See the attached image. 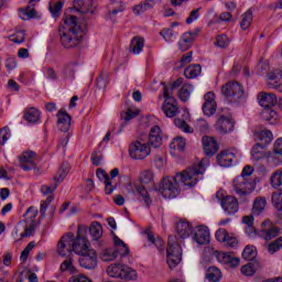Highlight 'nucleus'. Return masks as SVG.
I'll return each instance as SVG.
<instances>
[{
	"instance_id": "obj_1",
	"label": "nucleus",
	"mask_w": 282,
	"mask_h": 282,
	"mask_svg": "<svg viewBox=\"0 0 282 282\" xmlns=\"http://www.w3.org/2000/svg\"><path fill=\"white\" fill-rule=\"evenodd\" d=\"M208 164V159H203L197 165L191 166L174 177H164L159 186V192L165 199H174V197L180 195V182L184 186L193 188L202 180L199 175L206 173Z\"/></svg>"
},
{
	"instance_id": "obj_2",
	"label": "nucleus",
	"mask_w": 282,
	"mask_h": 282,
	"mask_svg": "<svg viewBox=\"0 0 282 282\" xmlns=\"http://www.w3.org/2000/svg\"><path fill=\"white\" fill-rule=\"evenodd\" d=\"M176 236H170L167 239V265L171 270L177 268L182 262V241L180 239H188L193 235V226L186 220H180L176 224Z\"/></svg>"
},
{
	"instance_id": "obj_3",
	"label": "nucleus",
	"mask_w": 282,
	"mask_h": 282,
	"mask_svg": "<svg viewBox=\"0 0 282 282\" xmlns=\"http://www.w3.org/2000/svg\"><path fill=\"white\" fill-rule=\"evenodd\" d=\"M85 31L75 15L64 18V23L59 28V41L65 50H74L83 43Z\"/></svg>"
},
{
	"instance_id": "obj_4",
	"label": "nucleus",
	"mask_w": 282,
	"mask_h": 282,
	"mask_svg": "<svg viewBox=\"0 0 282 282\" xmlns=\"http://www.w3.org/2000/svg\"><path fill=\"white\" fill-rule=\"evenodd\" d=\"M221 94L231 105H243L246 102V90L239 82H228L221 88Z\"/></svg>"
},
{
	"instance_id": "obj_5",
	"label": "nucleus",
	"mask_w": 282,
	"mask_h": 282,
	"mask_svg": "<svg viewBox=\"0 0 282 282\" xmlns=\"http://www.w3.org/2000/svg\"><path fill=\"white\" fill-rule=\"evenodd\" d=\"M106 272L112 279H124L126 281H135L138 279V272L126 264H110Z\"/></svg>"
},
{
	"instance_id": "obj_6",
	"label": "nucleus",
	"mask_w": 282,
	"mask_h": 282,
	"mask_svg": "<svg viewBox=\"0 0 282 282\" xmlns=\"http://www.w3.org/2000/svg\"><path fill=\"white\" fill-rule=\"evenodd\" d=\"M85 235H87V227L84 225H79L77 228V237L73 236L70 241V246L75 254H85V252L90 250L89 240Z\"/></svg>"
},
{
	"instance_id": "obj_7",
	"label": "nucleus",
	"mask_w": 282,
	"mask_h": 282,
	"mask_svg": "<svg viewBox=\"0 0 282 282\" xmlns=\"http://www.w3.org/2000/svg\"><path fill=\"white\" fill-rule=\"evenodd\" d=\"M232 186L237 195L246 196V195H250V193L254 191V181H252V178L237 176L234 180Z\"/></svg>"
},
{
	"instance_id": "obj_8",
	"label": "nucleus",
	"mask_w": 282,
	"mask_h": 282,
	"mask_svg": "<svg viewBox=\"0 0 282 282\" xmlns=\"http://www.w3.org/2000/svg\"><path fill=\"white\" fill-rule=\"evenodd\" d=\"M67 173H69V163H63L57 172V174L54 176V182L55 184H51V185H43L41 187V193H43V195H50V193H54V191H56V188H58V185L61 184V182H63V180H65V177H67Z\"/></svg>"
},
{
	"instance_id": "obj_9",
	"label": "nucleus",
	"mask_w": 282,
	"mask_h": 282,
	"mask_svg": "<svg viewBox=\"0 0 282 282\" xmlns=\"http://www.w3.org/2000/svg\"><path fill=\"white\" fill-rule=\"evenodd\" d=\"M129 153L132 160H144L151 154V148L145 142L134 141L129 148Z\"/></svg>"
},
{
	"instance_id": "obj_10",
	"label": "nucleus",
	"mask_w": 282,
	"mask_h": 282,
	"mask_svg": "<svg viewBox=\"0 0 282 282\" xmlns=\"http://www.w3.org/2000/svg\"><path fill=\"white\" fill-rule=\"evenodd\" d=\"M78 262L80 268L85 270H96V265H98V253H96V250L89 249L87 252L79 254Z\"/></svg>"
},
{
	"instance_id": "obj_11",
	"label": "nucleus",
	"mask_w": 282,
	"mask_h": 282,
	"mask_svg": "<svg viewBox=\"0 0 282 282\" xmlns=\"http://www.w3.org/2000/svg\"><path fill=\"white\" fill-rule=\"evenodd\" d=\"M39 215V210L34 207H29L26 213L24 214L28 226L24 229V232L21 234V237H31L32 232L36 228V216Z\"/></svg>"
},
{
	"instance_id": "obj_12",
	"label": "nucleus",
	"mask_w": 282,
	"mask_h": 282,
	"mask_svg": "<svg viewBox=\"0 0 282 282\" xmlns=\"http://www.w3.org/2000/svg\"><path fill=\"white\" fill-rule=\"evenodd\" d=\"M72 239H74V234L68 232L57 242V254L59 257H69L74 252L72 249Z\"/></svg>"
},
{
	"instance_id": "obj_13",
	"label": "nucleus",
	"mask_w": 282,
	"mask_h": 282,
	"mask_svg": "<svg viewBox=\"0 0 282 282\" xmlns=\"http://www.w3.org/2000/svg\"><path fill=\"white\" fill-rule=\"evenodd\" d=\"M192 238L198 246L210 243V230L206 226H198L192 231Z\"/></svg>"
},
{
	"instance_id": "obj_14",
	"label": "nucleus",
	"mask_w": 282,
	"mask_h": 282,
	"mask_svg": "<svg viewBox=\"0 0 282 282\" xmlns=\"http://www.w3.org/2000/svg\"><path fill=\"white\" fill-rule=\"evenodd\" d=\"M20 169L22 171H32L36 169V152L34 151H25L20 156Z\"/></svg>"
},
{
	"instance_id": "obj_15",
	"label": "nucleus",
	"mask_w": 282,
	"mask_h": 282,
	"mask_svg": "<svg viewBox=\"0 0 282 282\" xmlns=\"http://www.w3.org/2000/svg\"><path fill=\"white\" fill-rule=\"evenodd\" d=\"M237 158H239V153H237V151L226 150V151H223L220 154H218L216 160L219 166L228 167V166H232V163Z\"/></svg>"
},
{
	"instance_id": "obj_16",
	"label": "nucleus",
	"mask_w": 282,
	"mask_h": 282,
	"mask_svg": "<svg viewBox=\"0 0 282 282\" xmlns=\"http://www.w3.org/2000/svg\"><path fill=\"white\" fill-rule=\"evenodd\" d=\"M220 206L227 215H235L239 212V200L235 196H225L220 202Z\"/></svg>"
},
{
	"instance_id": "obj_17",
	"label": "nucleus",
	"mask_w": 282,
	"mask_h": 282,
	"mask_svg": "<svg viewBox=\"0 0 282 282\" xmlns=\"http://www.w3.org/2000/svg\"><path fill=\"white\" fill-rule=\"evenodd\" d=\"M216 129L219 133H230L235 129V121L230 117L220 115L216 121Z\"/></svg>"
},
{
	"instance_id": "obj_18",
	"label": "nucleus",
	"mask_w": 282,
	"mask_h": 282,
	"mask_svg": "<svg viewBox=\"0 0 282 282\" xmlns=\"http://www.w3.org/2000/svg\"><path fill=\"white\" fill-rule=\"evenodd\" d=\"M57 127L64 133H67L72 127V117L65 109H59L57 112Z\"/></svg>"
},
{
	"instance_id": "obj_19",
	"label": "nucleus",
	"mask_w": 282,
	"mask_h": 282,
	"mask_svg": "<svg viewBox=\"0 0 282 282\" xmlns=\"http://www.w3.org/2000/svg\"><path fill=\"white\" fill-rule=\"evenodd\" d=\"M258 102L263 109H272L278 102L276 95L274 93H260L258 95Z\"/></svg>"
},
{
	"instance_id": "obj_20",
	"label": "nucleus",
	"mask_w": 282,
	"mask_h": 282,
	"mask_svg": "<svg viewBox=\"0 0 282 282\" xmlns=\"http://www.w3.org/2000/svg\"><path fill=\"white\" fill-rule=\"evenodd\" d=\"M148 147H153L154 149L162 147V129H160V126H154L151 128L148 139Z\"/></svg>"
},
{
	"instance_id": "obj_21",
	"label": "nucleus",
	"mask_w": 282,
	"mask_h": 282,
	"mask_svg": "<svg viewBox=\"0 0 282 282\" xmlns=\"http://www.w3.org/2000/svg\"><path fill=\"white\" fill-rule=\"evenodd\" d=\"M202 142L205 155H207V158H213V155L219 151V145H217L215 138L203 137Z\"/></svg>"
},
{
	"instance_id": "obj_22",
	"label": "nucleus",
	"mask_w": 282,
	"mask_h": 282,
	"mask_svg": "<svg viewBox=\"0 0 282 282\" xmlns=\"http://www.w3.org/2000/svg\"><path fill=\"white\" fill-rule=\"evenodd\" d=\"M268 85L269 87H272L273 89H276V91H280L282 94V72L281 70H274L268 74Z\"/></svg>"
},
{
	"instance_id": "obj_23",
	"label": "nucleus",
	"mask_w": 282,
	"mask_h": 282,
	"mask_svg": "<svg viewBox=\"0 0 282 282\" xmlns=\"http://www.w3.org/2000/svg\"><path fill=\"white\" fill-rule=\"evenodd\" d=\"M265 206H268V199L264 196H258L253 200V207L251 209L252 215L259 217L265 213Z\"/></svg>"
},
{
	"instance_id": "obj_24",
	"label": "nucleus",
	"mask_w": 282,
	"mask_h": 282,
	"mask_svg": "<svg viewBox=\"0 0 282 282\" xmlns=\"http://www.w3.org/2000/svg\"><path fill=\"white\" fill-rule=\"evenodd\" d=\"M155 8V0H145L132 8L133 14L135 17H140V14H144V12H149V10H153Z\"/></svg>"
},
{
	"instance_id": "obj_25",
	"label": "nucleus",
	"mask_w": 282,
	"mask_h": 282,
	"mask_svg": "<svg viewBox=\"0 0 282 282\" xmlns=\"http://www.w3.org/2000/svg\"><path fill=\"white\" fill-rule=\"evenodd\" d=\"M254 215L242 217V223L247 225L245 228L246 235H248L249 239H254L257 237V229H254Z\"/></svg>"
},
{
	"instance_id": "obj_26",
	"label": "nucleus",
	"mask_w": 282,
	"mask_h": 282,
	"mask_svg": "<svg viewBox=\"0 0 282 282\" xmlns=\"http://www.w3.org/2000/svg\"><path fill=\"white\" fill-rule=\"evenodd\" d=\"M133 195H137V197L141 198V202H143L144 206L148 208L153 204V200L151 199V195H149V192L143 185H137L135 191L133 192Z\"/></svg>"
},
{
	"instance_id": "obj_27",
	"label": "nucleus",
	"mask_w": 282,
	"mask_h": 282,
	"mask_svg": "<svg viewBox=\"0 0 282 282\" xmlns=\"http://www.w3.org/2000/svg\"><path fill=\"white\" fill-rule=\"evenodd\" d=\"M254 138L258 140V144H263L264 148L268 147V144L272 143L273 134L270 130H261L258 132H254Z\"/></svg>"
},
{
	"instance_id": "obj_28",
	"label": "nucleus",
	"mask_w": 282,
	"mask_h": 282,
	"mask_svg": "<svg viewBox=\"0 0 282 282\" xmlns=\"http://www.w3.org/2000/svg\"><path fill=\"white\" fill-rule=\"evenodd\" d=\"M142 50H144V39L140 36L132 37L130 42L131 54L138 56L139 54H142Z\"/></svg>"
},
{
	"instance_id": "obj_29",
	"label": "nucleus",
	"mask_w": 282,
	"mask_h": 282,
	"mask_svg": "<svg viewBox=\"0 0 282 282\" xmlns=\"http://www.w3.org/2000/svg\"><path fill=\"white\" fill-rule=\"evenodd\" d=\"M162 111L166 118H175L180 111V108H177V104H175V101H164Z\"/></svg>"
},
{
	"instance_id": "obj_30",
	"label": "nucleus",
	"mask_w": 282,
	"mask_h": 282,
	"mask_svg": "<svg viewBox=\"0 0 282 282\" xmlns=\"http://www.w3.org/2000/svg\"><path fill=\"white\" fill-rule=\"evenodd\" d=\"M265 147L263 143H256L251 149V158L253 162H259V160H263L265 158Z\"/></svg>"
},
{
	"instance_id": "obj_31",
	"label": "nucleus",
	"mask_w": 282,
	"mask_h": 282,
	"mask_svg": "<svg viewBox=\"0 0 282 282\" xmlns=\"http://www.w3.org/2000/svg\"><path fill=\"white\" fill-rule=\"evenodd\" d=\"M76 67H78V64L76 62H70L66 64L64 69L62 70L63 78H65L66 80H74Z\"/></svg>"
},
{
	"instance_id": "obj_32",
	"label": "nucleus",
	"mask_w": 282,
	"mask_h": 282,
	"mask_svg": "<svg viewBox=\"0 0 282 282\" xmlns=\"http://www.w3.org/2000/svg\"><path fill=\"white\" fill-rule=\"evenodd\" d=\"M139 115H140V112L138 110H133V109L129 108L121 116L123 122L121 123L120 129L116 133H122V130L124 129V127H127V122H129V120H133V118H138Z\"/></svg>"
},
{
	"instance_id": "obj_33",
	"label": "nucleus",
	"mask_w": 282,
	"mask_h": 282,
	"mask_svg": "<svg viewBox=\"0 0 282 282\" xmlns=\"http://www.w3.org/2000/svg\"><path fill=\"white\" fill-rule=\"evenodd\" d=\"M73 8L77 10V12H82V14H87V12H91V2L90 0L87 3V0H74Z\"/></svg>"
},
{
	"instance_id": "obj_34",
	"label": "nucleus",
	"mask_w": 282,
	"mask_h": 282,
	"mask_svg": "<svg viewBox=\"0 0 282 282\" xmlns=\"http://www.w3.org/2000/svg\"><path fill=\"white\" fill-rule=\"evenodd\" d=\"M195 90V87L192 84H185L182 86V88L178 90V98L186 102L188 101V98H191V95Z\"/></svg>"
},
{
	"instance_id": "obj_35",
	"label": "nucleus",
	"mask_w": 282,
	"mask_h": 282,
	"mask_svg": "<svg viewBox=\"0 0 282 282\" xmlns=\"http://www.w3.org/2000/svg\"><path fill=\"white\" fill-rule=\"evenodd\" d=\"M195 40L191 37V33H184L181 37V40L178 41V48L182 52H186L188 50H191V46L193 45V42Z\"/></svg>"
},
{
	"instance_id": "obj_36",
	"label": "nucleus",
	"mask_w": 282,
	"mask_h": 282,
	"mask_svg": "<svg viewBox=\"0 0 282 282\" xmlns=\"http://www.w3.org/2000/svg\"><path fill=\"white\" fill-rule=\"evenodd\" d=\"M199 74H202V65L199 64L189 65L184 70V76L189 79L197 78Z\"/></svg>"
},
{
	"instance_id": "obj_37",
	"label": "nucleus",
	"mask_w": 282,
	"mask_h": 282,
	"mask_svg": "<svg viewBox=\"0 0 282 282\" xmlns=\"http://www.w3.org/2000/svg\"><path fill=\"white\" fill-rule=\"evenodd\" d=\"M262 118L263 120H267V122H270V124H274L279 120V113L271 108H264L262 111Z\"/></svg>"
},
{
	"instance_id": "obj_38",
	"label": "nucleus",
	"mask_w": 282,
	"mask_h": 282,
	"mask_svg": "<svg viewBox=\"0 0 282 282\" xmlns=\"http://www.w3.org/2000/svg\"><path fill=\"white\" fill-rule=\"evenodd\" d=\"M252 19H253L252 10L249 9L240 18L241 30H248V28H250V25H252Z\"/></svg>"
},
{
	"instance_id": "obj_39",
	"label": "nucleus",
	"mask_w": 282,
	"mask_h": 282,
	"mask_svg": "<svg viewBox=\"0 0 282 282\" xmlns=\"http://www.w3.org/2000/svg\"><path fill=\"white\" fill-rule=\"evenodd\" d=\"M89 232L95 241H98L102 237V225L100 223L95 221L91 223L89 227Z\"/></svg>"
},
{
	"instance_id": "obj_40",
	"label": "nucleus",
	"mask_w": 282,
	"mask_h": 282,
	"mask_svg": "<svg viewBox=\"0 0 282 282\" xmlns=\"http://www.w3.org/2000/svg\"><path fill=\"white\" fill-rule=\"evenodd\" d=\"M41 118V112L36 108H30L24 112V119L32 124L36 123L37 120Z\"/></svg>"
},
{
	"instance_id": "obj_41",
	"label": "nucleus",
	"mask_w": 282,
	"mask_h": 282,
	"mask_svg": "<svg viewBox=\"0 0 282 282\" xmlns=\"http://www.w3.org/2000/svg\"><path fill=\"white\" fill-rule=\"evenodd\" d=\"M242 259L246 261L254 262V259H257V248H254V246L248 245L242 251Z\"/></svg>"
},
{
	"instance_id": "obj_42",
	"label": "nucleus",
	"mask_w": 282,
	"mask_h": 282,
	"mask_svg": "<svg viewBox=\"0 0 282 282\" xmlns=\"http://www.w3.org/2000/svg\"><path fill=\"white\" fill-rule=\"evenodd\" d=\"M258 268L259 262H249L241 268V274H243L245 276H254Z\"/></svg>"
},
{
	"instance_id": "obj_43",
	"label": "nucleus",
	"mask_w": 282,
	"mask_h": 282,
	"mask_svg": "<svg viewBox=\"0 0 282 282\" xmlns=\"http://www.w3.org/2000/svg\"><path fill=\"white\" fill-rule=\"evenodd\" d=\"M206 276L208 281L219 282L221 280V271L217 267H209Z\"/></svg>"
},
{
	"instance_id": "obj_44",
	"label": "nucleus",
	"mask_w": 282,
	"mask_h": 282,
	"mask_svg": "<svg viewBox=\"0 0 282 282\" xmlns=\"http://www.w3.org/2000/svg\"><path fill=\"white\" fill-rule=\"evenodd\" d=\"M145 235H147L148 241H150V243H152V246H155V248H158V250H160L162 248V246H164V240H162V238H155V236L153 235V232L150 229L145 230Z\"/></svg>"
},
{
	"instance_id": "obj_45",
	"label": "nucleus",
	"mask_w": 282,
	"mask_h": 282,
	"mask_svg": "<svg viewBox=\"0 0 282 282\" xmlns=\"http://www.w3.org/2000/svg\"><path fill=\"white\" fill-rule=\"evenodd\" d=\"M170 148L174 151H184V149H186V140L182 137H177L170 143Z\"/></svg>"
},
{
	"instance_id": "obj_46",
	"label": "nucleus",
	"mask_w": 282,
	"mask_h": 282,
	"mask_svg": "<svg viewBox=\"0 0 282 282\" xmlns=\"http://www.w3.org/2000/svg\"><path fill=\"white\" fill-rule=\"evenodd\" d=\"M118 258V251H115V249H105L101 252V261L109 262L113 261Z\"/></svg>"
},
{
	"instance_id": "obj_47",
	"label": "nucleus",
	"mask_w": 282,
	"mask_h": 282,
	"mask_svg": "<svg viewBox=\"0 0 282 282\" xmlns=\"http://www.w3.org/2000/svg\"><path fill=\"white\" fill-rule=\"evenodd\" d=\"M48 10L54 19L61 17V10H63V1H57L56 3H50Z\"/></svg>"
},
{
	"instance_id": "obj_48",
	"label": "nucleus",
	"mask_w": 282,
	"mask_h": 282,
	"mask_svg": "<svg viewBox=\"0 0 282 282\" xmlns=\"http://www.w3.org/2000/svg\"><path fill=\"white\" fill-rule=\"evenodd\" d=\"M163 85V97L165 101L175 102V97H173V91H175V88L172 86H166V84L162 83Z\"/></svg>"
},
{
	"instance_id": "obj_49",
	"label": "nucleus",
	"mask_w": 282,
	"mask_h": 282,
	"mask_svg": "<svg viewBox=\"0 0 282 282\" xmlns=\"http://www.w3.org/2000/svg\"><path fill=\"white\" fill-rule=\"evenodd\" d=\"M282 248V237L278 238L273 242L267 246V250L270 254H274V252H279Z\"/></svg>"
},
{
	"instance_id": "obj_50",
	"label": "nucleus",
	"mask_w": 282,
	"mask_h": 282,
	"mask_svg": "<svg viewBox=\"0 0 282 282\" xmlns=\"http://www.w3.org/2000/svg\"><path fill=\"white\" fill-rule=\"evenodd\" d=\"M59 270L62 272H70V274H74V272H76V268H74V262L72 261V258H68L64 262H62Z\"/></svg>"
},
{
	"instance_id": "obj_51",
	"label": "nucleus",
	"mask_w": 282,
	"mask_h": 282,
	"mask_svg": "<svg viewBox=\"0 0 282 282\" xmlns=\"http://www.w3.org/2000/svg\"><path fill=\"white\" fill-rule=\"evenodd\" d=\"M271 185L273 188L282 186V170H278L271 175Z\"/></svg>"
},
{
	"instance_id": "obj_52",
	"label": "nucleus",
	"mask_w": 282,
	"mask_h": 282,
	"mask_svg": "<svg viewBox=\"0 0 282 282\" xmlns=\"http://www.w3.org/2000/svg\"><path fill=\"white\" fill-rule=\"evenodd\" d=\"M279 232V227H271L269 230L262 231L261 237H263L265 241H270V239H274V237H278Z\"/></svg>"
},
{
	"instance_id": "obj_53",
	"label": "nucleus",
	"mask_w": 282,
	"mask_h": 282,
	"mask_svg": "<svg viewBox=\"0 0 282 282\" xmlns=\"http://www.w3.org/2000/svg\"><path fill=\"white\" fill-rule=\"evenodd\" d=\"M272 204L275 206L276 210L282 213V192H274L272 194Z\"/></svg>"
},
{
	"instance_id": "obj_54",
	"label": "nucleus",
	"mask_w": 282,
	"mask_h": 282,
	"mask_svg": "<svg viewBox=\"0 0 282 282\" xmlns=\"http://www.w3.org/2000/svg\"><path fill=\"white\" fill-rule=\"evenodd\" d=\"M40 1L41 0H29V10L24 11V14H26L29 19H34L36 17V10H34V6H36V3H39Z\"/></svg>"
},
{
	"instance_id": "obj_55",
	"label": "nucleus",
	"mask_w": 282,
	"mask_h": 282,
	"mask_svg": "<svg viewBox=\"0 0 282 282\" xmlns=\"http://www.w3.org/2000/svg\"><path fill=\"white\" fill-rule=\"evenodd\" d=\"M216 47H228L230 45V40L228 39V35H218L216 37L215 42Z\"/></svg>"
},
{
	"instance_id": "obj_56",
	"label": "nucleus",
	"mask_w": 282,
	"mask_h": 282,
	"mask_svg": "<svg viewBox=\"0 0 282 282\" xmlns=\"http://www.w3.org/2000/svg\"><path fill=\"white\" fill-rule=\"evenodd\" d=\"M140 182L142 184H151V182H153V172H151V170H145L141 172Z\"/></svg>"
},
{
	"instance_id": "obj_57",
	"label": "nucleus",
	"mask_w": 282,
	"mask_h": 282,
	"mask_svg": "<svg viewBox=\"0 0 282 282\" xmlns=\"http://www.w3.org/2000/svg\"><path fill=\"white\" fill-rule=\"evenodd\" d=\"M161 36H163L164 41H166V43H171V41H173L175 39V33L173 32L172 29H163L160 32Z\"/></svg>"
},
{
	"instance_id": "obj_58",
	"label": "nucleus",
	"mask_w": 282,
	"mask_h": 282,
	"mask_svg": "<svg viewBox=\"0 0 282 282\" xmlns=\"http://www.w3.org/2000/svg\"><path fill=\"white\" fill-rule=\"evenodd\" d=\"M174 124L178 129H182V131H184L185 133H191V127L188 126V123H186L185 120H183V119H175L174 120Z\"/></svg>"
},
{
	"instance_id": "obj_59",
	"label": "nucleus",
	"mask_w": 282,
	"mask_h": 282,
	"mask_svg": "<svg viewBox=\"0 0 282 282\" xmlns=\"http://www.w3.org/2000/svg\"><path fill=\"white\" fill-rule=\"evenodd\" d=\"M8 140H10V128L4 127L0 130V144H6Z\"/></svg>"
},
{
	"instance_id": "obj_60",
	"label": "nucleus",
	"mask_w": 282,
	"mask_h": 282,
	"mask_svg": "<svg viewBox=\"0 0 282 282\" xmlns=\"http://www.w3.org/2000/svg\"><path fill=\"white\" fill-rule=\"evenodd\" d=\"M217 111V106H215V105H207L206 106V104H203V113L205 115V116H208V117H210V116H215V112Z\"/></svg>"
},
{
	"instance_id": "obj_61",
	"label": "nucleus",
	"mask_w": 282,
	"mask_h": 282,
	"mask_svg": "<svg viewBox=\"0 0 282 282\" xmlns=\"http://www.w3.org/2000/svg\"><path fill=\"white\" fill-rule=\"evenodd\" d=\"M228 235L229 234H228V231L226 229H218L216 231L215 237H216L217 241H219L220 243H225Z\"/></svg>"
},
{
	"instance_id": "obj_62",
	"label": "nucleus",
	"mask_w": 282,
	"mask_h": 282,
	"mask_svg": "<svg viewBox=\"0 0 282 282\" xmlns=\"http://www.w3.org/2000/svg\"><path fill=\"white\" fill-rule=\"evenodd\" d=\"M216 259L219 263L228 264V262H230V253L216 252Z\"/></svg>"
},
{
	"instance_id": "obj_63",
	"label": "nucleus",
	"mask_w": 282,
	"mask_h": 282,
	"mask_svg": "<svg viewBox=\"0 0 282 282\" xmlns=\"http://www.w3.org/2000/svg\"><path fill=\"white\" fill-rule=\"evenodd\" d=\"M199 10H202V8L195 9L189 13V17L186 19L187 25H191V23L199 19Z\"/></svg>"
},
{
	"instance_id": "obj_64",
	"label": "nucleus",
	"mask_w": 282,
	"mask_h": 282,
	"mask_svg": "<svg viewBox=\"0 0 282 282\" xmlns=\"http://www.w3.org/2000/svg\"><path fill=\"white\" fill-rule=\"evenodd\" d=\"M204 100H205V102H204L205 107L207 105L217 106V101H215V93H213V91L206 93L204 96Z\"/></svg>"
}]
</instances>
